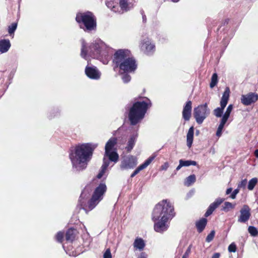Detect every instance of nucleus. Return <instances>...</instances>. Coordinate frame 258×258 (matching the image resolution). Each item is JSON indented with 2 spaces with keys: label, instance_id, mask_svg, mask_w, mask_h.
I'll return each mask as SVG.
<instances>
[{
  "label": "nucleus",
  "instance_id": "nucleus-1",
  "mask_svg": "<svg viewBox=\"0 0 258 258\" xmlns=\"http://www.w3.org/2000/svg\"><path fill=\"white\" fill-rule=\"evenodd\" d=\"M173 207L167 200H163L156 205L152 213L154 222V230L159 233L166 231L168 222L173 217Z\"/></svg>",
  "mask_w": 258,
  "mask_h": 258
},
{
  "label": "nucleus",
  "instance_id": "nucleus-2",
  "mask_svg": "<svg viewBox=\"0 0 258 258\" xmlns=\"http://www.w3.org/2000/svg\"><path fill=\"white\" fill-rule=\"evenodd\" d=\"M97 146V144H83L78 145L72 149L70 154V158L73 167L77 171L85 169L92 156L93 151Z\"/></svg>",
  "mask_w": 258,
  "mask_h": 258
},
{
  "label": "nucleus",
  "instance_id": "nucleus-3",
  "mask_svg": "<svg viewBox=\"0 0 258 258\" xmlns=\"http://www.w3.org/2000/svg\"><path fill=\"white\" fill-rule=\"evenodd\" d=\"M110 49L100 39L94 40L90 45H88L84 40L82 41L81 55L88 60L90 57L103 60L104 63H107L108 57Z\"/></svg>",
  "mask_w": 258,
  "mask_h": 258
},
{
  "label": "nucleus",
  "instance_id": "nucleus-4",
  "mask_svg": "<svg viewBox=\"0 0 258 258\" xmlns=\"http://www.w3.org/2000/svg\"><path fill=\"white\" fill-rule=\"evenodd\" d=\"M91 189L89 186H86L83 189L79 199V202L83 208L89 210L94 209L102 200L104 194L106 191L105 183H100L94 190L91 199L90 192Z\"/></svg>",
  "mask_w": 258,
  "mask_h": 258
},
{
  "label": "nucleus",
  "instance_id": "nucleus-5",
  "mask_svg": "<svg viewBox=\"0 0 258 258\" xmlns=\"http://www.w3.org/2000/svg\"><path fill=\"white\" fill-rule=\"evenodd\" d=\"M150 106V101L148 99L134 103L130 109L128 115L131 124L135 125L142 120L144 118L148 108Z\"/></svg>",
  "mask_w": 258,
  "mask_h": 258
},
{
  "label": "nucleus",
  "instance_id": "nucleus-6",
  "mask_svg": "<svg viewBox=\"0 0 258 258\" xmlns=\"http://www.w3.org/2000/svg\"><path fill=\"white\" fill-rule=\"evenodd\" d=\"M77 22L81 28L85 30H94L96 26L95 18L93 14L90 12L78 13L76 18Z\"/></svg>",
  "mask_w": 258,
  "mask_h": 258
},
{
  "label": "nucleus",
  "instance_id": "nucleus-7",
  "mask_svg": "<svg viewBox=\"0 0 258 258\" xmlns=\"http://www.w3.org/2000/svg\"><path fill=\"white\" fill-rule=\"evenodd\" d=\"M117 139L116 138H110L105 146V159L107 158L110 161L116 163L119 159V155L117 153Z\"/></svg>",
  "mask_w": 258,
  "mask_h": 258
},
{
  "label": "nucleus",
  "instance_id": "nucleus-8",
  "mask_svg": "<svg viewBox=\"0 0 258 258\" xmlns=\"http://www.w3.org/2000/svg\"><path fill=\"white\" fill-rule=\"evenodd\" d=\"M210 110L208 108L207 103L201 104L194 109V116L196 122L200 124L209 116Z\"/></svg>",
  "mask_w": 258,
  "mask_h": 258
},
{
  "label": "nucleus",
  "instance_id": "nucleus-9",
  "mask_svg": "<svg viewBox=\"0 0 258 258\" xmlns=\"http://www.w3.org/2000/svg\"><path fill=\"white\" fill-rule=\"evenodd\" d=\"M133 57L128 49H119L114 54L113 62L117 66Z\"/></svg>",
  "mask_w": 258,
  "mask_h": 258
},
{
  "label": "nucleus",
  "instance_id": "nucleus-10",
  "mask_svg": "<svg viewBox=\"0 0 258 258\" xmlns=\"http://www.w3.org/2000/svg\"><path fill=\"white\" fill-rule=\"evenodd\" d=\"M229 93H230V90L228 88H227L226 90H225L223 96L222 97L221 101H220V107H217V108L215 109L213 111L214 114L217 117H222V114L223 113V110L225 107H226L228 101L229 100Z\"/></svg>",
  "mask_w": 258,
  "mask_h": 258
},
{
  "label": "nucleus",
  "instance_id": "nucleus-11",
  "mask_svg": "<svg viewBox=\"0 0 258 258\" xmlns=\"http://www.w3.org/2000/svg\"><path fill=\"white\" fill-rule=\"evenodd\" d=\"M140 47L143 52L148 55L153 53L155 50L154 43L149 38H145L141 40Z\"/></svg>",
  "mask_w": 258,
  "mask_h": 258
},
{
  "label": "nucleus",
  "instance_id": "nucleus-12",
  "mask_svg": "<svg viewBox=\"0 0 258 258\" xmlns=\"http://www.w3.org/2000/svg\"><path fill=\"white\" fill-rule=\"evenodd\" d=\"M137 64L135 60L132 57L129 59H126V61L121 63L119 67L120 73H132L134 72L137 68Z\"/></svg>",
  "mask_w": 258,
  "mask_h": 258
},
{
  "label": "nucleus",
  "instance_id": "nucleus-13",
  "mask_svg": "<svg viewBox=\"0 0 258 258\" xmlns=\"http://www.w3.org/2000/svg\"><path fill=\"white\" fill-rule=\"evenodd\" d=\"M137 158L133 156L124 157L121 161L120 167L122 170L132 169L137 164Z\"/></svg>",
  "mask_w": 258,
  "mask_h": 258
},
{
  "label": "nucleus",
  "instance_id": "nucleus-14",
  "mask_svg": "<svg viewBox=\"0 0 258 258\" xmlns=\"http://www.w3.org/2000/svg\"><path fill=\"white\" fill-rule=\"evenodd\" d=\"M85 74L91 79L97 80L100 78L101 73L94 66H87L85 69Z\"/></svg>",
  "mask_w": 258,
  "mask_h": 258
},
{
  "label": "nucleus",
  "instance_id": "nucleus-15",
  "mask_svg": "<svg viewBox=\"0 0 258 258\" xmlns=\"http://www.w3.org/2000/svg\"><path fill=\"white\" fill-rule=\"evenodd\" d=\"M250 209L247 205H244L240 211V216L238 222L245 223L247 222L250 217Z\"/></svg>",
  "mask_w": 258,
  "mask_h": 258
},
{
  "label": "nucleus",
  "instance_id": "nucleus-16",
  "mask_svg": "<svg viewBox=\"0 0 258 258\" xmlns=\"http://www.w3.org/2000/svg\"><path fill=\"white\" fill-rule=\"evenodd\" d=\"M258 99V95L253 93L243 95L241 98V103L245 105H249L256 102Z\"/></svg>",
  "mask_w": 258,
  "mask_h": 258
},
{
  "label": "nucleus",
  "instance_id": "nucleus-17",
  "mask_svg": "<svg viewBox=\"0 0 258 258\" xmlns=\"http://www.w3.org/2000/svg\"><path fill=\"white\" fill-rule=\"evenodd\" d=\"M192 102L188 101L184 105L182 111V117L185 120H189L191 114Z\"/></svg>",
  "mask_w": 258,
  "mask_h": 258
},
{
  "label": "nucleus",
  "instance_id": "nucleus-18",
  "mask_svg": "<svg viewBox=\"0 0 258 258\" xmlns=\"http://www.w3.org/2000/svg\"><path fill=\"white\" fill-rule=\"evenodd\" d=\"M155 156H152L150 157L148 159H147L145 162L140 165L131 174V177H133L136 175H137L140 171L145 169L148 165H149L151 163L154 159Z\"/></svg>",
  "mask_w": 258,
  "mask_h": 258
},
{
  "label": "nucleus",
  "instance_id": "nucleus-19",
  "mask_svg": "<svg viewBox=\"0 0 258 258\" xmlns=\"http://www.w3.org/2000/svg\"><path fill=\"white\" fill-rule=\"evenodd\" d=\"M224 201L223 199L218 198L215 200L214 202L212 203L209 207L205 216L208 217Z\"/></svg>",
  "mask_w": 258,
  "mask_h": 258
},
{
  "label": "nucleus",
  "instance_id": "nucleus-20",
  "mask_svg": "<svg viewBox=\"0 0 258 258\" xmlns=\"http://www.w3.org/2000/svg\"><path fill=\"white\" fill-rule=\"evenodd\" d=\"M11 44L9 39H3L0 40V52L2 53L8 51Z\"/></svg>",
  "mask_w": 258,
  "mask_h": 258
},
{
  "label": "nucleus",
  "instance_id": "nucleus-21",
  "mask_svg": "<svg viewBox=\"0 0 258 258\" xmlns=\"http://www.w3.org/2000/svg\"><path fill=\"white\" fill-rule=\"evenodd\" d=\"M119 11L120 12H126L133 8V5L126 0H119Z\"/></svg>",
  "mask_w": 258,
  "mask_h": 258
},
{
  "label": "nucleus",
  "instance_id": "nucleus-22",
  "mask_svg": "<svg viewBox=\"0 0 258 258\" xmlns=\"http://www.w3.org/2000/svg\"><path fill=\"white\" fill-rule=\"evenodd\" d=\"M134 247L136 249L139 251H142L144 249L145 246V242L144 240L141 238H137L134 242Z\"/></svg>",
  "mask_w": 258,
  "mask_h": 258
},
{
  "label": "nucleus",
  "instance_id": "nucleus-23",
  "mask_svg": "<svg viewBox=\"0 0 258 258\" xmlns=\"http://www.w3.org/2000/svg\"><path fill=\"white\" fill-rule=\"evenodd\" d=\"M194 128L193 126H191L188 130L186 135L187 146L188 148H190L192 145L194 139Z\"/></svg>",
  "mask_w": 258,
  "mask_h": 258
},
{
  "label": "nucleus",
  "instance_id": "nucleus-24",
  "mask_svg": "<svg viewBox=\"0 0 258 258\" xmlns=\"http://www.w3.org/2000/svg\"><path fill=\"white\" fill-rule=\"evenodd\" d=\"M109 163L110 162L109 161L106 160L105 158L103 159V163L102 165L101 171L97 175L98 178H101L103 176L107 169V168L109 166Z\"/></svg>",
  "mask_w": 258,
  "mask_h": 258
},
{
  "label": "nucleus",
  "instance_id": "nucleus-25",
  "mask_svg": "<svg viewBox=\"0 0 258 258\" xmlns=\"http://www.w3.org/2000/svg\"><path fill=\"white\" fill-rule=\"evenodd\" d=\"M207 222V220L202 218L197 222L196 226L199 232H201L205 228Z\"/></svg>",
  "mask_w": 258,
  "mask_h": 258
},
{
  "label": "nucleus",
  "instance_id": "nucleus-26",
  "mask_svg": "<svg viewBox=\"0 0 258 258\" xmlns=\"http://www.w3.org/2000/svg\"><path fill=\"white\" fill-rule=\"evenodd\" d=\"M137 137V134H135L130 137L128 141L127 146L126 147L128 151H130L133 148Z\"/></svg>",
  "mask_w": 258,
  "mask_h": 258
},
{
  "label": "nucleus",
  "instance_id": "nucleus-27",
  "mask_svg": "<svg viewBox=\"0 0 258 258\" xmlns=\"http://www.w3.org/2000/svg\"><path fill=\"white\" fill-rule=\"evenodd\" d=\"M106 6L112 11L120 13L119 7H118L117 4L116 3L113 1H108L106 3Z\"/></svg>",
  "mask_w": 258,
  "mask_h": 258
},
{
  "label": "nucleus",
  "instance_id": "nucleus-28",
  "mask_svg": "<svg viewBox=\"0 0 258 258\" xmlns=\"http://www.w3.org/2000/svg\"><path fill=\"white\" fill-rule=\"evenodd\" d=\"M233 105L232 104L229 105L226 109L225 112L222 115L221 119L227 121L228 118L229 117L230 114L233 109Z\"/></svg>",
  "mask_w": 258,
  "mask_h": 258
},
{
  "label": "nucleus",
  "instance_id": "nucleus-29",
  "mask_svg": "<svg viewBox=\"0 0 258 258\" xmlns=\"http://www.w3.org/2000/svg\"><path fill=\"white\" fill-rule=\"evenodd\" d=\"M76 231L73 229H70L66 233V239L67 240L72 241L75 237Z\"/></svg>",
  "mask_w": 258,
  "mask_h": 258
},
{
  "label": "nucleus",
  "instance_id": "nucleus-30",
  "mask_svg": "<svg viewBox=\"0 0 258 258\" xmlns=\"http://www.w3.org/2000/svg\"><path fill=\"white\" fill-rule=\"evenodd\" d=\"M196 176L194 174L188 176L184 182V184L187 186H190L196 181Z\"/></svg>",
  "mask_w": 258,
  "mask_h": 258
},
{
  "label": "nucleus",
  "instance_id": "nucleus-31",
  "mask_svg": "<svg viewBox=\"0 0 258 258\" xmlns=\"http://www.w3.org/2000/svg\"><path fill=\"white\" fill-rule=\"evenodd\" d=\"M227 121L225 120H224L223 119H221L220 123L218 126L217 132H216V135L218 137H220L222 135V130L224 128V126Z\"/></svg>",
  "mask_w": 258,
  "mask_h": 258
},
{
  "label": "nucleus",
  "instance_id": "nucleus-32",
  "mask_svg": "<svg viewBox=\"0 0 258 258\" xmlns=\"http://www.w3.org/2000/svg\"><path fill=\"white\" fill-rule=\"evenodd\" d=\"M257 182V179L256 177H254L250 179L248 184V189L250 190H252Z\"/></svg>",
  "mask_w": 258,
  "mask_h": 258
},
{
  "label": "nucleus",
  "instance_id": "nucleus-33",
  "mask_svg": "<svg viewBox=\"0 0 258 258\" xmlns=\"http://www.w3.org/2000/svg\"><path fill=\"white\" fill-rule=\"evenodd\" d=\"M235 207V205H233L232 203L226 202L224 203V206L222 208V210L225 212H228L230 209H233Z\"/></svg>",
  "mask_w": 258,
  "mask_h": 258
},
{
  "label": "nucleus",
  "instance_id": "nucleus-34",
  "mask_svg": "<svg viewBox=\"0 0 258 258\" xmlns=\"http://www.w3.org/2000/svg\"><path fill=\"white\" fill-rule=\"evenodd\" d=\"M182 166H189L190 165L196 166L197 165V162L195 161L191 160H183L182 159L180 160Z\"/></svg>",
  "mask_w": 258,
  "mask_h": 258
},
{
  "label": "nucleus",
  "instance_id": "nucleus-35",
  "mask_svg": "<svg viewBox=\"0 0 258 258\" xmlns=\"http://www.w3.org/2000/svg\"><path fill=\"white\" fill-rule=\"evenodd\" d=\"M217 82H218V76H217V74L214 73L212 76L211 82L210 83V87L212 88L214 87H215L216 86V85L217 84Z\"/></svg>",
  "mask_w": 258,
  "mask_h": 258
},
{
  "label": "nucleus",
  "instance_id": "nucleus-36",
  "mask_svg": "<svg viewBox=\"0 0 258 258\" xmlns=\"http://www.w3.org/2000/svg\"><path fill=\"white\" fill-rule=\"evenodd\" d=\"M248 232L252 236H256L258 234V231L257 229L253 226H249L248 228Z\"/></svg>",
  "mask_w": 258,
  "mask_h": 258
},
{
  "label": "nucleus",
  "instance_id": "nucleus-37",
  "mask_svg": "<svg viewBox=\"0 0 258 258\" xmlns=\"http://www.w3.org/2000/svg\"><path fill=\"white\" fill-rule=\"evenodd\" d=\"M17 27V24L16 23H12L9 27L8 31L10 34H13Z\"/></svg>",
  "mask_w": 258,
  "mask_h": 258
},
{
  "label": "nucleus",
  "instance_id": "nucleus-38",
  "mask_svg": "<svg viewBox=\"0 0 258 258\" xmlns=\"http://www.w3.org/2000/svg\"><path fill=\"white\" fill-rule=\"evenodd\" d=\"M215 231L214 230L212 231L207 236L206 238V241L208 242L211 241L215 236Z\"/></svg>",
  "mask_w": 258,
  "mask_h": 258
},
{
  "label": "nucleus",
  "instance_id": "nucleus-39",
  "mask_svg": "<svg viewBox=\"0 0 258 258\" xmlns=\"http://www.w3.org/2000/svg\"><path fill=\"white\" fill-rule=\"evenodd\" d=\"M236 250V245L234 243H232L228 246V251L229 252H235Z\"/></svg>",
  "mask_w": 258,
  "mask_h": 258
},
{
  "label": "nucleus",
  "instance_id": "nucleus-40",
  "mask_svg": "<svg viewBox=\"0 0 258 258\" xmlns=\"http://www.w3.org/2000/svg\"><path fill=\"white\" fill-rule=\"evenodd\" d=\"M103 258H112L111 251L109 248H107L103 253Z\"/></svg>",
  "mask_w": 258,
  "mask_h": 258
},
{
  "label": "nucleus",
  "instance_id": "nucleus-41",
  "mask_svg": "<svg viewBox=\"0 0 258 258\" xmlns=\"http://www.w3.org/2000/svg\"><path fill=\"white\" fill-rule=\"evenodd\" d=\"M131 78L130 76L127 74H125L122 76V80L123 82L125 83L129 82L131 80Z\"/></svg>",
  "mask_w": 258,
  "mask_h": 258
},
{
  "label": "nucleus",
  "instance_id": "nucleus-42",
  "mask_svg": "<svg viewBox=\"0 0 258 258\" xmlns=\"http://www.w3.org/2000/svg\"><path fill=\"white\" fill-rule=\"evenodd\" d=\"M63 238V233L58 232L56 235V239L58 242H61Z\"/></svg>",
  "mask_w": 258,
  "mask_h": 258
},
{
  "label": "nucleus",
  "instance_id": "nucleus-43",
  "mask_svg": "<svg viewBox=\"0 0 258 258\" xmlns=\"http://www.w3.org/2000/svg\"><path fill=\"white\" fill-rule=\"evenodd\" d=\"M247 184V180L244 179L242 180L238 184V188H244Z\"/></svg>",
  "mask_w": 258,
  "mask_h": 258
},
{
  "label": "nucleus",
  "instance_id": "nucleus-44",
  "mask_svg": "<svg viewBox=\"0 0 258 258\" xmlns=\"http://www.w3.org/2000/svg\"><path fill=\"white\" fill-rule=\"evenodd\" d=\"M239 192V188H237V189H235L232 193V194L230 196V197L232 199H235L236 198V196L237 194Z\"/></svg>",
  "mask_w": 258,
  "mask_h": 258
},
{
  "label": "nucleus",
  "instance_id": "nucleus-45",
  "mask_svg": "<svg viewBox=\"0 0 258 258\" xmlns=\"http://www.w3.org/2000/svg\"><path fill=\"white\" fill-rule=\"evenodd\" d=\"M169 167V164L168 162H165L163 165L160 167L161 170H166Z\"/></svg>",
  "mask_w": 258,
  "mask_h": 258
},
{
  "label": "nucleus",
  "instance_id": "nucleus-46",
  "mask_svg": "<svg viewBox=\"0 0 258 258\" xmlns=\"http://www.w3.org/2000/svg\"><path fill=\"white\" fill-rule=\"evenodd\" d=\"M138 258H147V255L144 252L141 253Z\"/></svg>",
  "mask_w": 258,
  "mask_h": 258
},
{
  "label": "nucleus",
  "instance_id": "nucleus-47",
  "mask_svg": "<svg viewBox=\"0 0 258 258\" xmlns=\"http://www.w3.org/2000/svg\"><path fill=\"white\" fill-rule=\"evenodd\" d=\"M190 251L189 248H188L185 253L183 255L182 258H187L188 256V253Z\"/></svg>",
  "mask_w": 258,
  "mask_h": 258
},
{
  "label": "nucleus",
  "instance_id": "nucleus-48",
  "mask_svg": "<svg viewBox=\"0 0 258 258\" xmlns=\"http://www.w3.org/2000/svg\"><path fill=\"white\" fill-rule=\"evenodd\" d=\"M220 255L219 253H215L213 255L212 258H219Z\"/></svg>",
  "mask_w": 258,
  "mask_h": 258
},
{
  "label": "nucleus",
  "instance_id": "nucleus-49",
  "mask_svg": "<svg viewBox=\"0 0 258 258\" xmlns=\"http://www.w3.org/2000/svg\"><path fill=\"white\" fill-rule=\"evenodd\" d=\"M179 164L178 165V166L176 167V170H179L182 167H183L181 162L179 161Z\"/></svg>",
  "mask_w": 258,
  "mask_h": 258
},
{
  "label": "nucleus",
  "instance_id": "nucleus-50",
  "mask_svg": "<svg viewBox=\"0 0 258 258\" xmlns=\"http://www.w3.org/2000/svg\"><path fill=\"white\" fill-rule=\"evenodd\" d=\"M232 190V188H228L227 190H226V195H228L231 192Z\"/></svg>",
  "mask_w": 258,
  "mask_h": 258
},
{
  "label": "nucleus",
  "instance_id": "nucleus-51",
  "mask_svg": "<svg viewBox=\"0 0 258 258\" xmlns=\"http://www.w3.org/2000/svg\"><path fill=\"white\" fill-rule=\"evenodd\" d=\"M254 155L256 157H258V150H256L254 152Z\"/></svg>",
  "mask_w": 258,
  "mask_h": 258
},
{
  "label": "nucleus",
  "instance_id": "nucleus-52",
  "mask_svg": "<svg viewBox=\"0 0 258 258\" xmlns=\"http://www.w3.org/2000/svg\"><path fill=\"white\" fill-rule=\"evenodd\" d=\"M174 3H176L177 2H178L179 0H171Z\"/></svg>",
  "mask_w": 258,
  "mask_h": 258
}]
</instances>
